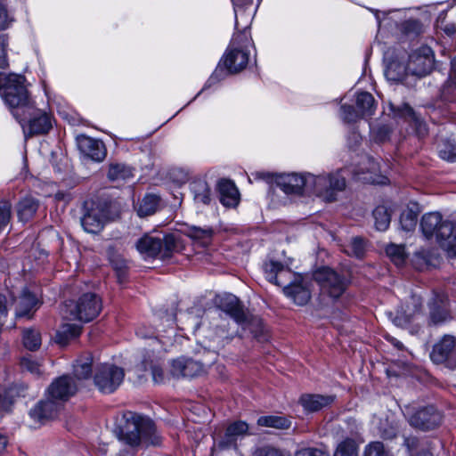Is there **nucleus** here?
Wrapping results in <instances>:
<instances>
[{"label":"nucleus","mask_w":456,"mask_h":456,"mask_svg":"<svg viewBox=\"0 0 456 456\" xmlns=\"http://www.w3.org/2000/svg\"><path fill=\"white\" fill-rule=\"evenodd\" d=\"M7 37L4 35H0V68L4 69L8 66L7 60Z\"/></svg>","instance_id":"obj_51"},{"label":"nucleus","mask_w":456,"mask_h":456,"mask_svg":"<svg viewBox=\"0 0 456 456\" xmlns=\"http://www.w3.org/2000/svg\"><path fill=\"white\" fill-rule=\"evenodd\" d=\"M375 226L379 231H386L390 224V215L387 209L383 206L377 207L373 211Z\"/></svg>","instance_id":"obj_42"},{"label":"nucleus","mask_w":456,"mask_h":456,"mask_svg":"<svg viewBox=\"0 0 456 456\" xmlns=\"http://www.w3.org/2000/svg\"><path fill=\"white\" fill-rule=\"evenodd\" d=\"M443 248L456 256V223L452 224V235L443 241Z\"/></svg>","instance_id":"obj_52"},{"label":"nucleus","mask_w":456,"mask_h":456,"mask_svg":"<svg viewBox=\"0 0 456 456\" xmlns=\"http://www.w3.org/2000/svg\"><path fill=\"white\" fill-rule=\"evenodd\" d=\"M27 119H28V133L29 135L46 134L53 126L51 116L36 109L35 106L30 114L26 113L22 123Z\"/></svg>","instance_id":"obj_20"},{"label":"nucleus","mask_w":456,"mask_h":456,"mask_svg":"<svg viewBox=\"0 0 456 456\" xmlns=\"http://www.w3.org/2000/svg\"><path fill=\"white\" fill-rule=\"evenodd\" d=\"M160 199L154 194L146 195L139 205L137 213L140 216H148L156 213Z\"/></svg>","instance_id":"obj_39"},{"label":"nucleus","mask_w":456,"mask_h":456,"mask_svg":"<svg viewBox=\"0 0 456 456\" xmlns=\"http://www.w3.org/2000/svg\"><path fill=\"white\" fill-rule=\"evenodd\" d=\"M107 176L112 182H126L134 176L133 168L126 164L113 163L109 167Z\"/></svg>","instance_id":"obj_32"},{"label":"nucleus","mask_w":456,"mask_h":456,"mask_svg":"<svg viewBox=\"0 0 456 456\" xmlns=\"http://www.w3.org/2000/svg\"><path fill=\"white\" fill-rule=\"evenodd\" d=\"M407 63L410 75L425 77L434 69L435 53L431 47L421 45L410 53Z\"/></svg>","instance_id":"obj_10"},{"label":"nucleus","mask_w":456,"mask_h":456,"mask_svg":"<svg viewBox=\"0 0 456 456\" xmlns=\"http://www.w3.org/2000/svg\"><path fill=\"white\" fill-rule=\"evenodd\" d=\"M364 456H389L381 442H371L364 450Z\"/></svg>","instance_id":"obj_46"},{"label":"nucleus","mask_w":456,"mask_h":456,"mask_svg":"<svg viewBox=\"0 0 456 456\" xmlns=\"http://www.w3.org/2000/svg\"><path fill=\"white\" fill-rule=\"evenodd\" d=\"M358 445L355 440L346 438L338 444L334 452V456H357Z\"/></svg>","instance_id":"obj_41"},{"label":"nucleus","mask_w":456,"mask_h":456,"mask_svg":"<svg viewBox=\"0 0 456 456\" xmlns=\"http://www.w3.org/2000/svg\"><path fill=\"white\" fill-rule=\"evenodd\" d=\"M356 107L362 118L370 117L376 110L373 96L368 92H361L356 97Z\"/></svg>","instance_id":"obj_33"},{"label":"nucleus","mask_w":456,"mask_h":456,"mask_svg":"<svg viewBox=\"0 0 456 456\" xmlns=\"http://www.w3.org/2000/svg\"><path fill=\"white\" fill-rule=\"evenodd\" d=\"M11 218V206L8 203L0 205V231L7 225Z\"/></svg>","instance_id":"obj_55"},{"label":"nucleus","mask_w":456,"mask_h":456,"mask_svg":"<svg viewBox=\"0 0 456 456\" xmlns=\"http://www.w3.org/2000/svg\"><path fill=\"white\" fill-rule=\"evenodd\" d=\"M118 440L129 447L120 451L117 456H133V451L159 444L156 428L149 418L129 413L118 433Z\"/></svg>","instance_id":"obj_2"},{"label":"nucleus","mask_w":456,"mask_h":456,"mask_svg":"<svg viewBox=\"0 0 456 456\" xmlns=\"http://www.w3.org/2000/svg\"><path fill=\"white\" fill-rule=\"evenodd\" d=\"M253 0H232L235 12V33L231 40L230 45L220 60L216 69L208 79L211 81H219L229 74H235L244 69L248 62V52L247 47L249 45L250 35L248 24L240 28V23L237 19L240 11V5H250Z\"/></svg>","instance_id":"obj_1"},{"label":"nucleus","mask_w":456,"mask_h":456,"mask_svg":"<svg viewBox=\"0 0 456 456\" xmlns=\"http://www.w3.org/2000/svg\"><path fill=\"white\" fill-rule=\"evenodd\" d=\"M431 360L436 363H444L448 368H456V338L444 335L433 346Z\"/></svg>","instance_id":"obj_12"},{"label":"nucleus","mask_w":456,"mask_h":456,"mask_svg":"<svg viewBox=\"0 0 456 456\" xmlns=\"http://www.w3.org/2000/svg\"><path fill=\"white\" fill-rule=\"evenodd\" d=\"M421 28V23L416 20H409L403 24V29L406 34L418 35L420 33Z\"/></svg>","instance_id":"obj_53"},{"label":"nucleus","mask_w":456,"mask_h":456,"mask_svg":"<svg viewBox=\"0 0 456 456\" xmlns=\"http://www.w3.org/2000/svg\"><path fill=\"white\" fill-rule=\"evenodd\" d=\"M191 191L196 204L208 205L211 201V191L204 180H196L191 183Z\"/></svg>","instance_id":"obj_31"},{"label":"nucleus","mask_w":456,"mask_h":456,"mask_svg":"<svg viewBox=\"0 0 456 456\" xmlns=\"http://www.w3.org/2000/svg\"><path fill=\"white\" fill-rule=\"evenodd\" d=\"M0 95L13 117L23 126L26 113L30 114L34 110V102L30 98L25 77L14 73L1 72Z\"/></svg>","instance_id":"obj_3"},{"label":"nucleus","mask_w":456,"mask_h":456,"mask_svg":"<svg viewBox=\"0 0 456 456\" xmlns=\"http://www.w3.org/2000/svg\"><path fill=\"white\" fill-rule=\"evenodd\" d=\"M86 211L81 218V225L89 233H97L109 220L110 210L106 202L92 201L86 203Z\"/></svg>","instance_id":"obj_11"},{"label":"nucleus","mask_w":456,"mask_h":456,"mask_svg":"<svg viewBox=\"0 0 456 456\" xmlns=\"http://www.w3.org/2000/svg\"><path fill=\"white\" fill-rule=\"evenodd\" d=\"M342 170L314 175L308 174L309 192L314 193L324 201L336 200L337 194L346 188V178Z\"/></svg>","instance_id":"obj_5"},{"label":"nucleus","mask_w":456,"mask_h":456,"mask_svg":"<svg viewBox=\"0 0 456 456\" xmlns=\"http://www.w3.org/2000/svg\"><path fill=\"white\" fill-rule=\"evenodd\" d=\"M257 424L262 427L287 429L290 427V420L281 416H263L257 419Z\"/></svg>","instance_id":"obj_40"},{"label":"nucleus","mask_w":456,"mask_h":456,"mask_svg":"<svg viewBox=\"0 0 456 456\" xmlns=\"http://www.w3.org/2000/svg\"><path fill=\"white\" fill-rule=\"evenodd\" d=\"M76 385L71 378L63 376L54 380L47 390V395L63 404L76 392Z\"/></svg>","instance_id":"obj_21"},{"label":"nucleus","mask_w":456,"mask_h":456,"mask_svg":"<svg viewBox=\"0 0 456 456\" xmlns=\"http://www.w3.org/2000/svg\"><path fill=\"white\" fill-rule=\"evenodd\" d=\"M410 75L408 63H404L397 58L390 60L385 69V77L391 82H403Z\"/></svg>","instance_id":"obj_26"},{"label":"nucleus","mask_w":456,"mask_h":456,"mask_svg":"<svg viewBox=\"0 0 456 456\" xmlns=\"http://www.w3.org/2000/svg\"><path fill=\"white\" fill-rule=\"evenodd\" d=\"M211 234H212V231L210 229H203V228L197 227V226H191L186 232V235L194 240H202V239L210 238Z\"/></svg>","instance_id":"obj_49"},{"label":"nucleus","mask_w":456,"mask_h":456,"mask_svg":"<svg viewBox=\"0 0 456 456\" xmlns=\"http://www.w3.org/2000/svg\"><path fill=\"white\" fill-rule=\"evenodd\" d=\"M23 345L30 351L39 348L41 345V336L39 332L33 329L25 330L23 331Z\"/></svg>","instance_id":"obj_43"},{"label":"nucleus","mask_w":456,"mask_h":456,"mask_svg":"<svg viewBox=\"0 0 456 456\" xmlns=\"http://www.w3.org/2000/svg\"><path fill=\"white\" fill-rule=\"evenodd\" d=\"M419 210L416 205L408 207L400 216V224L403 231L411 232L415 229L418 222Z\"/></svg>","instance_id":"obj_38"},{"label":"nucleus","mask_w":456,"mask_h":456,"mask_svg":"<svg viewBox=\"0 0 456 456\" xmlns=\"http://www.w3.org/2000/svg\"><path fill=\"white\" fill-rule=\"evenodd\" d=\"M38 208V202L31 197H26L22 199L17 207V212L19 219L26 223L28 222L37 212Z\"/></svg>","instance_id":"obj_35"},{"label":"nucleus","mask_w":456,"mask_h":456,"mask_svg":"<svg viewBox=\"0 0 456 456\" xmlns=\"http://www.w3.org/2000/svg\"><path fill=\"white\" fill-rule=\"evenodd\" d=\"M124 377L122 368L110 363H101L95 367L94 381L100 392L111 394L121 385Z\"/></svg>","instance_id":"obj_7"},{"label":"nucleus","mask_w":456,"mask_h":456,"mask_svg":"<svg viewBox=\"0 0 456 456\" xmlns=\"http://www.w3.org/2000/svg\"><path fill=\"white\" fill-rule=\"evenodd\" d=\"M207 364L188 358H179L172 362L171 372L175 377L194 378L206 372Z\"/></svg>","instance_id":"obj_18"},{"label":"nucleus","mask_w":456,"mask_h":456,"mask_svg":"<svg viewBox=\"0 0 456 456\" xmlns=\"http://www.w3.org/2000/svg\"><path fill=\"white\" fill-rule=\"evenodd\" d=\"M439 156L444 160L453 162L456 159V145L444 144V147L439 149Z\"/></svg>","instance_id":"obj_50"},{"label":"nucleus","mask_w":456,"mask_h":456,"mask_svg":"<svg viewBox=\"0 0 456 456\" xmlns=\"http://www.w3.org/2000/svg\"><path fill=\"white\" fill-rule=\"evenodd\" d=\"M429 322L434 325L443 324L452 319L447 297L444 294H436L430 302Z\"/></svg>","instance_id":"obj_17"},{"label":"nucleus","mask_w":456,"mask_h":456,"mask_svg":"<svg viewBox=\"0 0 456 456\" xmlns=\"http://www.w3.org/2000/svg\"><path fill=\"white\" fill-rule=\"evenodd\" d=\"M393 110L395 115L409 118L414 124L418 133L420 135H424L427 134V126L426 125L415 115L412 108L408 104H403L401 107H398L396 110L393 108Z\"/></svg>","instance_id":"obj_37"},{"label":"nucleus","mask_w":456,"mask_h":456,"mask_svg":"<svg viewBox=\"0 0 456 456\" xmlns=\"http://www.w3.org/2000/svg\"><path fill=\"white\" fill-rule=\"evenodd\" d=\"M38 305L37 297L28 289H24L16 308V315L31 318L32 313L37 309Z\"/></svg>","instance_id":"obj_27"},{"label":"nucleus","mask_w":456,"mask_h":456,"mask_svg":"<svg viewBox=\"0 0 456 456\" xmlns=\"http://www.w3.org/2000/svg\"><path fill=\"white\" fill-rule=\"evenodd\" d=\"M334 401L333 396H324L321 395H304L300 397V403L305 411L313 412L317 411L330 405Z\"/></svg>","instance_id":"obj_29"},{"label":"nucleus","mask_w":456,"mask_h":456,"mask_svg":"<svg viewBox=\"0 0 456 456\" xmlns=\"http://www.w3.org/2000/svg\"><path fill=\"white\" fill-rule=\"evenodd\" d=\"M82 330V326L76 323H63L56 334L57 342L66 345L69 339L77 338Z\"/></svg>","instance_id":"obj_36"},{"label":"nucleus","mask_w":456,"mask_h":456,"mask_svg":"<svg viewBox=\"0 0 456 456\" xmlns=\"http://www.w3.org/2000/svg\"><path fill=\"white\" fill-rule=\"evenodd\" d=\"M77 147L80 152L86 158L102 162L106 157V149L103 142L86 135H79L77 138Z\"/></svg>","instance_id":"obj_19"},{"label":"nucleus","mask_w":456,"mask_h":456,"mask_svg":"<svg viewBox=\"0 0 456 456\" xmlns=\"http://www.w3.org/2000/svg\"><path fill=\"white\" fill-rule=\"evenodd\" d=\"M283 292L298 305H306L311 297L309 289L304 286L302 282L295 281L285 286Z\"/></svg>","instance_id":"obj_28"},{"label":"nucleus","mask_w":456,"mask_h":456,"mask_svg":"<svg viewBox=\"0 0 456 456\" xmlns=\"http://www.w3.org/2000/svg\"><path fill=\"white\" fill-rule=\"evenodd\" d=\"M265 273H269L270 274H279L283 270V265L281 263L271 261L265 265Z\"/></svg>","instance_id":"obj_58"},{"label":"nucleus","mask_w":456,"mask_h":456,"mask_svg":"<svg viewBox=\"0 0 456 456\" xmlns=\"http://www.w3.org/2000/svg\"><path fill=\"white\" fill-rule=\"evenodd\" d=\"M248 426L244 421H236L228 426L225 436L219 443V447L228 449L236 447V440L248 433Z\"/></svg>","instance_id":"obj_24"},{"label":"nucleus","mask_w":456,"mask_h":456,"mask_svg":"<svg viewBox=\"0 0 456 456\" xmlns=\"http://www.w3.org/2000/svg\"><path fill=\"white\" fill-rule=\"evenodd\" d=\"M308 174H284L276 177V185L286 194H299L303 191L309 192Z\"/></svg>","instance_id":"obj_16"},{"label":"nucleus","mask_w":456,"mask_h":456,"mask_svg":"<svg viewBox=\"0 0 456 456\" xmlns=\"http://www.w3.org/2000/svg\"><path fill=\"white\" fill-rule=\"evenodd\" d=\"M21 368L35 375L41 374V364L34 360L32 356H24L20 361Z\"/></svg>","instance_id":"obj_47"},{"label":"nucleus","mask_w":456,"mask_h":456,"mask_svg":"<svg viewBox=\"0 0 456 456\" xmlns=\"http://www.w3.org/2000/svg\"><path fill=\"white\" fill-rule=\"evenodd\" d=\"M136 248L143 258H159L167 260L182 250L181 240L175 234H166L163 237H156L146 234L136 242Z\"/></svg>","instance_id":"obj_4"},{"label":"nucleus","mask_w":456,"mask_h":456,"mask_svg":"<svg viewBox=\"0 0 456 456\" xmlns=\"http://www.w3.org/2000/svg\"><path fill=\"white\" fill-rule=\"evenodd\" d=\"M227 331L224 329H219L216 336L213 338L216 341V348L224 346V338H226Z\"/></svg>","instance_id":"obj_62"},{"label":"nucleus","mask_w":456,"mask_h":456,"mask_svg":"<svg viewBox=\"0 0 456 456\" xmlns=\"http://www.w3.org/2000/svg\"><path fill=\"white\" fill-rule=\"evenodd\" d=\"M411 305H407L404 312L398 313L394 322L397 326H404L414 322L421 314V300L420 297L412 296L411 298Z\"/></svg>","instance_id":"obj_25"},{"label":"nucleus","mask_w":456,"mask_h":456,"mask_svg":"<svg viewBox=\"0 0 456 456\" xmlns=\"http://www.w3.org/2000/svg\"><path fill=\"white\" fill-rule=\"evenodd\" d=\"M102 310V301L94 293L82 295L77 302L65 303L61 309L63 318L88 322L94 320Z\"/></svg>","instance_id":"obj_6"},{"label":"nucleus","mask_w":456,"mask_h":456,"mask_svg":"<svg viewBox=\"0 0 456 456\" xmlns=\"http://www.w3.org/2000/svg\"><path fill=\"white\" fill-rule=\"evenodd\" d=\"M219 200L225 208H235L240 202V192L231 180L222 179L217 184Z\"/></svg>","instance_id":"obj_23"},{"label":"nucleus","mask_w":456,"mask_h":456,"mask_svg":"<svg viewBox=\"0 0 456 456\" xmlns=\"http://www.w3.org/2000/svg\"><path fill=\"white\" fill-rule=\"evenodd\" d=\"M314 279L319 284L321 292L332 298L339 297L346 288V279L329 267L317 270Z\"/></svg>","instance_id":"obj_9"},{"label":"nucleus","mask_w":456,"mask_h":456,"mask_svg":"<svg viewBox=\"0 0 456 456\" xmlns=\"http://www.w3.org/2000/svg\"><path fill=\"white\" fill-rule=\"evenodd\" d=\"M295 456H330L328 452L319 448L306 447L297 450Z\"/></svg>","instance_id":"obj_54"},{"label":"nucleus","mask_w":456,"mask_h":456,"mask_svg":"<svg viewBox=\"0 0 456 456\" xmlns=\"http://www.w3.org/2000/svg\"><path fill=\"white\" fill-rule=\"evenodd\" d=\"M420 229L427 239L436 237L437 242L443 248V241L452 235V224L444 221L439 212L425 214L420 220Z\"/></svg>","instance_id":"obj_8"},{"label":"nucleus","mask_w":456,"mask_h":456,"mask_svg":"<svg viewBox=\"0 0 456 456\" xmlns=\"http://www.w3.org/2000/svg\"><path fill=\"white\" fill-rule=\"evenodd\" d=\"M387 339L391 341V343L398 349H402L403 347V343L397 340L396 338L387 337Z\"/></svg>","instance_id":"obj_64"},{"label":"nucleus","mask_w":456,"mask_h":456,"mask_svg":"<svg viewBox=\"0 0 456 456\" xmlns=\"http://www.w3.org/2000/svg\"><path fill=\"white\" fill-rule=\"evenodd\" d=\"M366 243L363 239L360 237H354L351 242L346 247L345 252L349 255L361 258L363 256L365 252Z\"/></svg>","instance_id":"obj_45"},{"label":"nucleus","mask_w":456,"mask_h":456,"mask_svg":"<svg viewBox=\"0 0 456 456\" xmlns=\"http://www.w3.org/2000/svg\"><path fill=\"white\" fill-rule=\"evenodd\" d=\"M151 375L155 383H160L164 379V373L159 366L154 365L151 367Z\"/></svg>","instance_id":"obj_61"},{"label":"nucleus","mask_w":456,"mask_h":456,"mask_svg":"<svg viewBox=\"0 0 456 456\" xmlns=\"http://www.w3.org/2000/svg\"><path fill=\"white\" fill-rule=\"evenodd\" d=\"M436 28L448 36H453L456 33V4L439 14L436 19Z\"/></svg>","instance_id":"obj_30"},{"label":"nucleus","mask_w":456,"mask_h":456,"mask_svg":"<svg viewBox=\"0 0 456 456\" xmlns=\"http://www.w3.org/2000/svg\"><path fill=\"white\" fill-rule=\"evenodd\" d=\"M364 164L366 167H360L354 173L358 180L376 184H387L388 183L387 177L377 175L376 172L379 170V166L373 159L366 157Z\"/></svg>","instance_id":"obj_22"},{"label":"nucleus","mask_w":456,"mask_h":456,"mask_svg":"<svg viewBox=\"0 0 456 456\" xmlns=\"http://www.w3.org/2000/svg\"><path fill=\"white\" fill-rule=\"evenodd\" d=\"M254 456H283L281 452L276 449L265 447L258 449Z\"/></svg>","instance_id":"obj_57"},{"label":"nucleus","mask_w":456,"mask_h":456,"mask_svg":"<svg viewBox=\"0 0 456 456\" xmlns=\"http://www.w3.org/2000/svg\"><path fill=\"white\" fill-rule=\"evenodd\" d=\"M341 117L345 122L354 123L359 118H362L359 110H355L353 106L342 105L341 106Z\"/></svg>","instance_id":"obj_48"},{"label":"nucleus","mask_w":456,"mask_h":456,"mask_svg":"<svg viewBox=\"0 0 456 456\" xmlns=\"http://www.w3.org/2000/svg\"><path fill=\"white\" fill-rule=\"evenodd\" d=\"M386 253L398 266L402 265L405 261L406 253L403 245L390 244L386 248Z\"/></svg>","instance_id":"obj_44"},{"label":"nucleus","mask_w":456,"mask_h":456,"mask_svg":"<svg viewBox=\"0 0 456 456\" xmlns=\"http://www.w3.org/2000/svg\"><path fill=\"white\" fill-rule=\"evenodd\" d=\"M12 390L8 391L6 395L0 396V411H8L13 403V399L10 396Z\"/></svg>","instance_id":"obj_56"},{"label":"nucleus","mask_w":456,"mask_h":456,"mask_svg":"<svg viewBox=\"0 0 456 456\" xmlns=\"http://www.w3.org/2000/svg\"><path fill=\"white\" fill-rule=\"evenodd\" d=\"M265 274H266V279L270 282L280 285V283L278 281V277H277L278 274H274V273L270 274L269 273H265Z\"/></svg>","instance_id":"obj_63"},{"label":"nucleus","mask_w":456,"mask_h":456,"mask_svg":"<svg viewBox=\"0 0 456 456\" xmlns=\"http://www.w3.org/2000/svg\"><path fill=\"white\" fill-rule=\"evenodd\" d=\"M7 317L6 298L0 294V327L4 324Z\"/></svg>","instance_id":"obj_60"},{"label":"nucleus","mask_w":456,"mask_h":456,"mask_svg":"<svg viewBox=\"0 0 456 456\" xmlns=\"http://www.w3.org/2000/svg\"><path fill=\"white\" fill-rule=\"evenodd\" d=\"M63 404L61 401H56L51 396L46 395L45 400L40 401L33 409L29 411V416L37 422L43 424L47 420L55 419Z\"/></svg>","instance_id":"obj_15"},{"label":"nucleus","mask_w":456,"mask_h":456,"mask_svg":"<svg viewBox=\"0 0 456 456\" xmlns=\"http://www.w3.org/2000/svg\"><path fill=\"white\" fill-rule=\"evenodd\" d=\"M407 414L410 424L421 430L436 428L442 421L441 413L432 405L420 408L411 414L407 411Z\"/></svg>","instance_id":"obj_14"},{"label":"nucleus","mask_w":456,"mask_h":456,"mask_svg":"<svg viewBox=\"0 0 456 456\" xmlns=\"http://www.w3.org/2000/svg\"><path fill=\"white\" fill-rule=\"evenodd\" d=\"M215 304L221 311L230 315L238 324L245 327L248 322V316L238 297L232 294L217 296Z\"/></svg>","instance_id":"obj_13"},{"label":"nucleus","mask_w":456,"mask_h":456,"mask_svg":"<svg viewBox=\"0 0 456 456\" xmlns=\"http://www.w3.org/2000/svg\"><path fill=\"white\" fill-rule=\"evenodd\" d=\"M93 357L86 354L77 359L73 365V373L77 379H87L92 376Z\"/></svg>","instance_id":"obj_34"},{"label":"nucleus","mask_w":456,"mask_h":456,"mask_svg":"<svg viewBox=\"0 0 456 456\" xmlns=\"http://www.w3.org/2000/svg\"><path fill=\"white\" fill-rule=\"evenodd\" d=\"M9 25V16L5 6L0 4V29H5Z\"/></svg>","instance_id":"obj_59"}]
</instances>
